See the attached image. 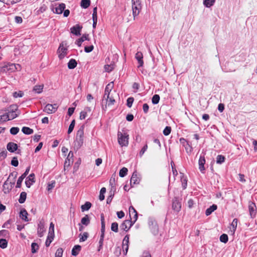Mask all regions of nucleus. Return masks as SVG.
<instances>
[{
  "label": "nucleus",
  "instance_id": "29",
  "mask_svg": "<svg viewBox=\"0 0 257 257\" xmlns=\"http://www.w3.org/2000/svg\"><path fill=\"white\" fill-rule=\"evenodd\" d=\"M105 221L104 218L103 214L101 215V234L100 235H104L105 232Z\"/></svg>",
  "mask_w": 257,
  "mask_h": 257
},
{
  "label": "nucleus",
  "instance_id": "35",
  "mask_svg": "<svg viewBox=\"0 0 257 257\" xmlns=\"http://www.w3.org/2000/svg\"><path fill=\"white\" fill-rule=\"evenodd\" d=\"M22 132L26 135H31L33 133V130L27 126L23 127L22 129Z\"/></svg>",
  "mask_w": 257,
  "mask_h": 257
},
{
  "label": "nucleus",
  "instance_id": "2",
  "mask_svg": "<svg viewBox=\"0 0 257 257\" xmlns=\"http://www.w3.org/2000/svg\"><path fill=\"white\" fill-rule=\"evenodd\" d=\"M132 11L134 19L138 16L142 9V4L140 0H132Z\"/></svg>",
  "mask_w": 257,
  "mask_h": 257
},
{
  "label": "nucleus",
  "instance_id": "5",
  "mask_svg": "<svg viewBox=\"0 0 257 257\" xmlns=\"http://www.w3.org/2000/svg\"><path fill=\"white\" fill-rule=\"evenodd\" d=\"M148 223L150 229H151V231L152 232V233L155 235L158 234L159 227L156 221L155 220L153 219L152 218H150L149 220Z\"/></svg>",
  "mask_w": 257,
  "mask_h": 257
},
{
  "label": "nucleus",
  "instance_id": "60",
  "mask_svg": "<svg viewBox=\"0 0 257 257\" xmlns=\"http://www.w3.org/2000/svg\"><path fill=\"white\" fill-rule=\"evenodd\" d=\"M11 164L14 167H17L18 166L19 162L17 157H14L13 158L11 161Z\"/></svg>",
  "mask_w": 257,
  "mask_h": 257
},
{
  "label": "nucleus",
  "instance_id": "3",
  "mask_svg": "<svg viewBox=\"0 0 257 257\" xmlns=\"http://www.w3.org/2000/svg\"><path fill=\"white\" fill-rule=\"evenodd\" d=\"M118 142L121 147H126L128 144L129 135L126 133L118 132L117 134Z\"/></svg>",
  "mask_w": 257,
  "mask_h": 257
},
{
  "label": "nucleus",
  "instance_id": "10",
  "mask_svg": "<svg viewBox=\"0 0 257 257\" xmlns=\"http://www.w3.org/2000/svg\"><path fill=\"white\" fill-rule=\"evenodd\" d=\"M82 29V26L77 24L70 28V32L74 35L80 36L81 35V31Z\"/></svg>",
  "mask_w": 257,
  "mask_h": 257
},
{
  "label": "nucleus",
  "instance_id": "33",
  "mask_svg": "<svg viewBox=\"0 0 257 257\" xmlns=\"http://www.w3.org/2000/svg\"><path fill=\"white\" fill-rule=\"evenodd\" d=\"M81 223L85 226H87L90 223V219L88 215H85V216L81 219Z\"/></svg>",
  "mask_w": 257,
  "mask_h": 257
},
{
  "label": "nucleus",
  "instance_id": "30",
  "mask_svg": "<svg viewBox=\"0 0 257 257\" xmlns=\"http://www.w3.org/2000/svg\"><path fill=\"white\" fill-rule=\"evenodd\" d=\"M81 247L79 245H75L72 249L71 253L72 255L76 256L78 254L80 251Z\"/></svg>",
  "mask_w": 257,
  "mask_h": 257
},
{
  "label": "nucleus",
  "instance_id": "20",
  "mask_svg": "<svg viewBox=\"0 0 257 257\" xmlns=\"http://www.w3.org/2000/svg\"><path fill=\"white\" fill-rule=\"evenodd\" d=\"M7 148L9 152L13 153L18 149V145L16 143L10 142L7 144Z\"/></svg>",
  "mask_w": 257,
  "mask_h": 257
},
{
  "label": "nucleus",
  "instance_id": "56",
  "mask_svg": "<svg viewBox=\"0 0 257 257\" xmlns=\"http://www.w3.org/2000/svg\"><path fill=\"white\" fill-rule=\"evenodd\" d=\"M134 98L133 97H128L126 101V105L128 107L131 108L132 106Z\"/></svg>",
  "mask_w": 257,
  "mask_h": 257
},
{
  "label": "nucleus",
  "instance_id": "9",
  "mask_svg": "<svg viewBox=\"0 0 257 257\" xmlns=\"http://www.w3.org/2000/svg\"><path fill=\"white\" fill-rule=\"evenodd\" d=\"M30 170V167H28L26 170L25 172L18 178L17 182L16 187L17 188H20L21 187L22 183L24 180V179L27 176V175L28 174L29 171Z\"/></svg>",
  "mask_w": 257,
  "mask_h": 257
},
{
  "label": "nucleus",
  "instance_id": "44",
  "mask_svg": "<svg viewBox=\"0 0 257 257\" xmlns=\"http://www.w3.org/2000/svg\"><path fill=\"white\" fill-rule=\"evenodd\" d=\"M39 248V246L37 243L33 242L31 244V251L33 253L37 252Z\"/></svg>",
  "mask_w": 257,
  "mask_h": 257
},
{
  "label": "nucleus",
  "instance_id": "36",
  "mask_svg": "<svg viewBox=\"0 0 257 257\" xmlns=\"http://www.w3.org/2000/svg\"><path fill=\"white\" fill-rule=\"evenodd\" d=\"M215 1L214 0H204L203 1V5L207 8H210L214 5Z\"/></svg>",
  "mask_w": 257,
  "mask_h": 257
},
{
  "label": "nucleus",
  "instance_id": "6",
  "mask_svg": "<svg viewBox=\"0 0 257 257\" xmlns=\"http://www.w3.org/2000/svg\"><path fill=\"white\" fill-rule=\"evenodd\" d=\"M57 104H47L44 107L43 111L47 113L51 114L54 113L57 110Z\"/></svg>",
  "mask_w": 257,
  "mask_h": 257
},
{
  "label": "nucleus",
  "instance_id": "53",
  "mask_svg": "<svg viewBox=\"0 0 257 257\" xmlns=\"http://www.w3.org/2000/svg\"><path fill=\"white\" fill-rule=\"evenodd\" d=\"M129 212H130V213L132 212L135 213V215H134V220L136 221L137 220V218H138V213H137V212L136 210V209L134 208V207H133V206H130V208H129Z\"/></svg>",
  "mask_w": 257,
  "mask_h": 257
},
{
  "label": "nucleus",
  "instance_id": "43",
  "mask_svg": "<svg viewBox=\"0 0 257 257\" xmlns=\"http://www.w3.org/2000/svg\"><path fill=\"white\" fill-rule=\"evenodd\" d=\"M90 0H81V7L83 9H87L90 6Z\"/></svg>",
  "mask_w": 257,
  "mask_h": 257
},
{
  "label": "nucleus",
  "instance_id": "24",
  "mask_svg": "<svg viewBox=\"0 0 257 257\" xmlns=\"http://www.w3.org/2000/svg\"><path fill=\"white\" fill-rule=\"evenodd\" d=\"M73 156V152H70L69 153V154L68 155L67 158H66V160H65V162L64 163V167L66 166H69L71 163L73 162V159L72 157Z\"/></svg>",
  "mask_w": 257,
  "mask_h": 257
},
{
  "label": "nucleus",
  "instance_id": "37",
  "mask_svg": "<svg viewBox=\"0 0 257 257\" xmlns=\"http://www.w3.org/2000/svg\"><path fill=\"white\" fill-rule=\"evenodd\" d=\"M88 233L87 232H84L83 234H79V241L83 242L87 240L88 237Z\"/></svg>",
  "mask_w": 257,
  "mask_h": 257
},
{
  "label": "nucleus",
  "instance_id": "26",
  "mask_svg": "<svg viewBox=\"0 0 257 257\" xmlns=\"http://www.w3.org/2000/svg\"><path fill=\"white\" fill-rule=\"evenodd\" d=\"M113 87V82H111L108 84L105 88L104 92H105V95H110V94L114 93L113 92H111V90Z\"/></svg>",
  "mask_w": 257,
  "mask_h": 257
},
{
  "label": "nucleus",
  "instance_id": "51",
  "mask_svg": "<svg viewBox=\"0 0 257 257\" xmlns=\"http://www.w3.org/2000/svg\"><path fill=\"white\" fill-rule=\"evenodd\" d=\"M228 237L227 234H222L220 236V240L221 242L223 243H226L228 241Z\"/></svg>",
  "mask_w": 257,
  "mask_h": 257
},
{
  "label": "nucleus",
  "instance_id": "15",
  "mask_svg": "<svg viewBox=\"0 0 257 257\" xmlns=\"http://www.w3.org/2000/svg\"><path fill=\"white\" fill-rule=\"evenodd\" d=\"M67 49L63 46L62 44H61L58 48V52L59 53V58L62 59L65 57L67 54Z\"/></svg>",
  "mask_w": 257,
  "mask_h": 257
},
{
  "label": "nucleus",
  "instance_id": "27",
  "mask_svg": "<svg viewBox=\"0 0 257 257\" xmlns=\"http://www.w3.org/2000/svg\"><path fill=\"white\" fill-rule=\"evenodd\" d=\"M217 206L216 204H213L208 208L205 211V215L206 216L210 215L214 211L216 210Z\"/></svg>",
  "mask_w": 257,
  "mask_h": 257
},
{
  "label": "nucleus",
  "instance_id": "34",
  "mask_svg": "<svg viewBox=\"0 0 257 257\" xmlns=\"http://www.w3.org/2000/svg\"><path fill=\"white\" fill-rule=\"evenodd\" d=\"M27 198V193L25 192H22L20 194L19 202L20 203L22 204L25 202Z\"/></svg>",
  "mask_w": 257,
  "mask_h": 257
},
{
  "label": "nucleus",
  "instance_id": "19",
  "mask_svg": "<svg viewBox=\"0 0 257 257\" xmlns=\"http://www.w3.org/2000/svg\"><path fill=\"white\" fill-rule=\"evenodd\" d=\"M248 210L251 218H253L256 215V206L254 203H251L248 205Z\"/></svg>",
  "mask_w": 257,
  "mask_h": 257
},
{
  "label": "nucleus",
  "instance_id": "18",
  "mask_svg": "<svg viewBox=\"0 0 257 257\" xmlns=\"http://www.w3.org/2000/svg\"><path fill=\"white\" fill-rule=\"evenodd\" d=\"M17 175H18V173L17 172H13L11 173L9 175V176L8 179L7 180V181H6L5 182V183L4 184V187H5V186L7 185L8 181L10 179V178L11 177H13L14 179H13V182H10V184H11V188H12L15 184V179L17 178Z\"/></svg>",
  "mask_w": 257,
  "mask_h": 257
},
{
  "label": "nucleus",
  "instance_id": "42",
  "mask_svg": "<svg viewBox=\"0 0 257 257\" xmlns=\"http://www.w3.org/2000/svg\"><path fill=\"white\" fill-rule=\"evenodd\" d=\"M237 221H238L237 219L234 218V219H233V220L231 224V231H232L233 233H234L236 229L237 225Z\"/></svg>",
  "mask_w": 257,
  "mask_h": 257
},
{
  "label": "nucleus",
  "instance_id": "38",
  "mask_svg": "<svg viewBox=\"0 0 257 257\" xmlns=\"http://www.w3.org/2000/svg\"><path fill=\"white\" fill-rule=\"evenodd\" d=\"M181 180L183 189H186L187 185V180L186 177H184L183 174H181Z\"/></svg>",
  "mask_w": 257,
  "mask_h": 257
},
{
  "label": "nucleus",
  "instance_id": "14",
  "mask_svg": "<svg viewBox=\"0 0 257 257\" xmlns=\"http://www.w3.org/2000/svg\"><path fill=\"white\" fill-rule=\"evenodd\" d=\"M45 231L44 222L43 220L39 221L38 224V234L40 237H42L44 235V233Z\"/></svg>",
  "mask_w": 257,
  "mask_h": 257
},
{
  "label": "nucleus",
  "instance_id": "13",
  "mask_svg": "<svg viewBox=\"0 0 257 257\" xmlns=\"http://www.w3.org/2000/svg\"><path fill=\"white\" fill-rule=\"evenodd\" d=\"M15 67L14 64H7L4 66H0V73H7L10 70H13Z\"/></svg>",
  "mask_w": 257,
  "mask_h": 257
},
{
  "label": "nucleus",
  "instance_id": "59",
  "mask_svg": "<svg viewBox=\"0 0 257 257\" xmlns=\"http://www.w3.org/2000/svg\"><path fill=\"white\" fill-rule=\"evenodd\" d=\"M171 132V127L170 126H167L163 131V134L167 136H168Z\"/></svg>",
  "mask_w": 257,
  "mask_h": 257
},
{
  "label": "nucleus",
  "instance_id": "25",
  "mask_svg": "<svg viewBox=\"0 0 257 257\" xmlns=\"http://www.w3.org/2000/svg\"><path fill=\"white\" fill-rule=\"evenodd\" d=\"M83 144V137H76L75 141V147L77 148V149L80 148V147Z\"/></svg>",
  "mask_w": 257,
  "mask_h": 257
},
{
  "label": "nucleus",
  "instance_id": "1",
  "mask_svg": "<svg viewBox=\"0 0 257 257\" xmlns=\"http://www.w3.org/2000/svg\"><path fill=\"white\" fill-rule=\"evenodd\" d=\"M6 113L10 120H12L16 118L20 113V111L18 109V106L17 104H13L10 105L7 110Z\"/></svg>",
  "mask_w": 257,
  "mask_h": 257
},
{
  "label": "nucleus",
  "instance_id": "23",
  "mask_svg": "<svg viewBox=\"0 0 257 257\" xmlns=\"http://www.w3.org/2000/svg\"><path fill=\"white\" fill-rule=\"evenodd\" d=\"M140 179L138 177L137 172H134L131 177L130 183L132 185L133 184H138L139 183Z\"/></svg>",
  "mask_w": 257,
  "mask_h": 257
},
{
  "label": "nucleus",
  "instance_id": "31",
  "mask_svg": "<svg viewBox=\"0 0 257 257\" xmlns=\"http://www.w3.org/2000/svg\"><path fill=\"white\" fill-rule=\"evenodd\" d=\"M77 63L74 59H71L68 63V67L70 69L75 68L77 66Z\"/></svg>",
  "mask_w": 257,
  "mask_h": 257
},
{
  "label": "nucleus",
  "instance_id": "28",
  "mask_svg": "<svg viewBox=\"0 0 257 257\" xmlns=\"http://www.w3.org/2000/svg\"><path fill=\"white\" fill-rule=\"evenodd\" d=\"M54 235L52 234L51 233H48V236L45 242V245L46 247H48L50 246L51 243L52 242L54 239Z\"/></svg>",
  "mask_w": 257,
  "mask_h": 257
},
{
  "label": "nucleus",
  "instance_id": "57",
  "mask_svg": "<svg viewBox=\"0 0 257 257\" xmlns=\"http://www.w3.org/2000/svg\"><path fill=\"white\" fill-rule=\"evenodd\" d=\"M23 95H24V93L22 91H19L18 92L16 91L13 93V96L15 98L22 97L23 96Z\"/></svg>",
  "mask_w": 257,
  "mask_h": 257
},
{
  "label": "nucleus",
  "instance_id": "47",
  "mask_svg": "<svg viewBox=\"0 0 257 257\" xmlns=\"http://www.w3.org/2000/svg\"><path fill=\"white\" fill-rule=\"evenodd\" d=\"M128 170L125 167H123L121 169L119 172V175L120 177H124L127 175Z\"/></svg>",
  "mask_w": 257,
  "mask_h": 257
},
{
  "label": "nucleus",
  "instance_id": "48",
  "mask_svg": "<svg viewBox=\"0 0 257 257\" xmlns=\"http://www.w3.org/2000/svg\"><path fill=\"white\" fill-rule=\"evenodd\" d=\"M8 246V241L6 239H0V247L2 248H6Z\"/></svg>",
  "mask_w": 257,
  "mask_h": 257
},
{
  "label": "nucleus",
  "instance_id": "64",
  "mask_svg": "<svg viewBox=\"0 0 257 257\" xmlns=\"http://www.w3.org/2000/svg\"><path fill=\"white\" fill-rule=\"evenodd\" d=\"M147 149H148V145H147V144H146L143 147V148L141 149V150L140 152L139 155L141 157H142L144 155L145 152L147 151Z\"/></svg>",
  "mask_w": 257,
  "mask_h": 257
},
{
  "label": "nucleus",
  "instance_id": "17",
  "mask_svg": "<svg viewBox=\"0 0 257 257\" xmlns=\"http://www.w3.org/2000/svg\"><path fill=\"white\" fill-rule=\"evenodd\" d=\"M35 174L34 173L31 174L25 181V184L28 188H30L32 185L33 183L35 182Z\"/></svg>",
  "mask_w": 257,
  "mask_h": 257
},
{
  "label": "nucleus",
  "instance_id": "54",
  "mask_svg": "<svg viewBox=\"0 0 257 257\" xmlns=\"http://www.w3.org/2000/svg\"><path fill=\"white\" fill-rule=\"evenodd\" d=\"M75 121L74 119H73L71 121L70 124L69 125V128L68 130V134H70L73 131L74 126H75Z\"/></svg>",
  "mask_w": 257,
  "mask_h": 257
},
{
  "label": "nucleus",
  "instance_id": "16",
  "mask_svg": "<svg viewBox=\"0 0 257 257\" xmlns=\"http://www.w3.org/2000/svg\"><path fill=\"white\" fill-rule=\"evenodd\" d=\"M135 58L138 61L139 65L138 66V68L143 66L144 61H143V55L141 52H138L135 55Z\"/></svg>",
  "mask_w": 257,
  "mask_h": 257
},
{
  "label": "nucleus",
  "instance_id": "50",
  "mask_svg": "<svg viewBox=\"0 0 257 257\" xmlns=\"http://www.w3.org/2000/svg\"><path fill=\"white\" fill-rule=\"evenodd\" d=\"M111 229L112 231L117 232L118 231V223L117 222H113L111 225Z\"/></svg>",
  "mask_w": 257,
  "mask_h": 257
},
{
  "label": "nucleus",
  "instance_id": "55",
  "mask_svg": "<svg viewBox=\"0 0 257 257\" xmlns=\"http://www.w3.org/2000/svg\"><path fill=\"white\" fill-rule=\"evenodd\" d=\"M20 131V129L18 127H13L10 129V133L12 135H17Z\"/></svg>",
  "mask_w": 257,
  "mask_h": 257
},
{
  "label": "nucleus",
  "instance_id": "41",
  "mask_svg": "<svg viewBox=\"0 0 257 257\" xmlns=\"http://www.w3.org/2000/svg\"><path fill=\"white\" fill-rule=\"evenodd\" d=\"M91 206V203L89 202H86L81 207L82 211L89 210Z\"/></svg>",
  "mask_w": 257,
  "mask_h": 257
},
{
  "label": "nucleus",
  "instance_id": "62",
  "mask_svg": "<svg viewBox=\"0 0 257 257\" xmlns=\"http://www.w3.org/2000/svg\"><path fill=\"white\" fill-rule=\"evenodd\" d=\"M114 196V192H112V191L110 192V195L108 196L106 199V203L110 204L112 200L113 197Z\"/></svg>",
  "mask_w": 257,
  "mask_h": 257
},
{
  "label": "nucleus",
  "instance_id": "7",
  "mask_svg": "<svg viewBox=\"0 0 257 257\" xmlns=\"http://www.w3.org/2000/svg\"><path fill=\"white\" fill-rule=\"evenodd\" d=\"M172 207V209L176 212H178L180 211L181 203L178 198L175 197L173 199Z\"/></svg>",
  "mask_w": 257,
  "mask_h": 257
},
{
  "label": "nucleus",
  "instance_id": "21",
  "mask_svg": "<svg viewBox=\"0 0 257 257\" xmlns=\"http://www.w3.org/2000/svg\"><path fill=\"white\" fill-rule=\"evenodd\" d=\"M88 36H89L88 34H85L83 35L80 38L77 39L76 41L75 44L78 46L80 47L81 46L82 42H83L84 41H85V40L89 41V40Z\"/></svg>",
  "mask_w": 257,
  "mask_h": 257
},
{
  "label": "nucleus",
  "instance_id": "63",
  "mask_svg": "<svg viewBox=\"0 0 257 257\" xmlns=\"http://www.w3.org/2000/svg\"><path fill=\"white\" fill-rule=\"evenodd\" d=\"M93 49H94V47L92 45L89 46H85L84 47V51L86 53H90L91 51H92Z\"/></svg>",
  "mask_w": 257,
  "mask_h": 257
},
{
  "label": "nucleus",
  "instance_id": "39",
  "mask_svg": "<svg viewBox=\"0 0 257 257\" xmlns=\"http://www.w3.org/2000/svg\"><path fill=\"white\" fill-rule=\"evenodd\" d=\"M84 125H81L78 130L76 137H83Z\"/></svg>",
  "mask_w": 257,
  "mask_h": 257
},
{
  "label": "nucleus",
  "instance_id": "22",
  "mask_svg": "<svg viewBox=\"0 0 257 257\" xmlns=\"http://www.w3.org/2000/svg\"><path fill=\"white\" fill-rule=\"evenodd\" d=\"M28 213L25 209H22L20 212L19 216L20 217L25 221L28 222L29 219L28 218Z\"/></svg>",
  "mask_w": 257,
  "mask_h": 257
},
{
  "label": "nucleus",
  "instance_id": "4",
  "mask_svg": "<svg viewBox=\"0 0 257 257\" xmlns=\"http://www.w3.org/2000/svg\"><path fill=\"white\" fill-rule=\"evenodd\" d=\"M136 221L132 220V218L130 217V219H127L124 220L120 225V229L121 230L127 231L133 225Z\"/></svg>",
  "mask_w": 257,
  "mask_h": 257
},
{
  "label": "nucleus",
  "instance_id": "11",
  "mask_svg": "<svg viewBox=\"0 0 257 257\" xmlns=\"http://www.w3.org/2000/svg\"><path fill=\"white\" fill-rule=\"evenodd\" d=\"M205 159L204 155L201 154L199 161H198V164H199V169L201 173H204V171L205 170L204 167V164H205Z\"/></svg>",
  "mask_w": 257,
  "mask_h": 257
},
{
  "label": "nucleus",
  "instance_id": "58",
  "mask_svg": "<svg viewBox=\"0 0 257 257\" xmlns=\"http://www.w3.org/2000/svg\"><path fill=\"white\" fill-rule=\"evenodd\" d=\"M63 250L62 248H58L55 253V257H62Z\"/></svg>",
  "mask_w": 257,
  "mask_h": 257
},
{
  "label": "nucleus",
  "instance_id": "40",
  "mask_svg": "<svg viewBox=\"0 0 257 257\" xmlns=\"http://www.w3.org/2000/svg\"><path fill=\"white\" fill-rule=\"evenodd\" d=\"M225 158L222 155H218L216 157V163L218 164H221L224 162Z\"/></svg>",
  "mask_w": 257,
  "mask_h": 257
},
{
  "label": "nucleus",
  "instance_id": "52",
  "mask_svg": "<svg viewBox=\"0 0 257 257\" xmlns=\"http://www.w3.org/2000/svg\"><path fill=\"white\" fill-rule=\"evenodd\" d=\"M104 237V235H100V236L98 251H100V249H102V248L103 244Z\"/></svg>",
  "mask_w": 257,
  "mask_h": 257
},
{
  "label": "nucleus",
  "instance_id": "8",
  "mask_svg": "<svg viewBox=\"0 0 257 257\" xmlns=\"http://www.w3.org/2000/svg\"><path fill=\"white\" fill-rule=\"evenodd\" d=\"M129 234H126L123 239L122 242V248L124 254H126L129 247Z\"/></svg>",
  "mask_w": 257,
  "mask_h": 257
},
{
  "label": "nucleus",
  "instance_id": "12",
  "mask_svg": "<svg viewBox=\"0 0 257 257\" xmlns=\"http://www.w3.org/2000/svg\"><path fill=\"white\" fill-rule=\"evenodd\" d=\"M65 9V5L63 3L59 4L58 6L56 5L55 8L51 9L52 11L54 13L57 14H61Z\"/></svg>",
  "mask_w": 257,
  "mask_h": 257
},
{
  "label": "nucleus",
  "instance_id": "61",
  "mask_svg": "<svg viewBox=\"0 0 257 257\" xmlns=\"http://www.w3.org/2000/svg\"><path fill=\"white\" fill-rule=\"evenodd\" d=\"M114 254L116 256H119L121 254V248L119 246H116L115 248L114 251Z\"/></svg>",
  "mask_w": 257,
  "mask_h": 257
},
{
  "label": "nucleus",
  "instance_id": "45",
  "mask_svg": "<svg viewBox=\"0 0 257 257\" xmlns=\"http://www.w3.org/2000/svg\"><path fill=\"white\" fill-rule=\"evenodd\" d=\"M43 85H35L33 88V91L36 93H40L42 92Z\"/></svg>",
  "mask_w": 257,
  "mask_h": 257
},
{
  "label": "nucleus",
  "instance_id": "46",
  "mask_svg": "<svg viewBox=\"0 0 257 257\" xmlns=\"http://www.w3.org/2000/svg\"><path fill=\"white\" fill-rule=\"evenodd\" d=\"M10 120V117L7 113L0 115V124Z\"/></svg>",
  "mask_w": 257,
  "mask_h": 257
},
{
  "label": "nucleus",
  "instance_id": "49",
  "mask_svg": "<svg viewBox=\"0 0 257 257\" xmlns=\"http://www.w3.org/2000/svg\"><path fill=\"white\" fill-rule=\"evenodd\" d=\"M160 97L158 94H155L152 99V103L154 104H157L159 103Z\"/></svg>",
  "mask_w": 257,
  "mask_h": 257
},
{
  "label": "nucleus",
  "instance_id": "32",
  "mask_svg": "<svg viewBox=\"0 0 257 257\" xmlns=\"http://www.w3.org/2000/svg\"><path fill=\"white\" fill-rule=\"evenodd\" d=\"M115 94H116L115 92H114V93L113 94H110L108 100H106V102L107 103L108 105H112L114 104V102H115L114 95Z\"/></svg>",
  "mask_w": 257,
  "mask_h": 257
}]
</instances>
